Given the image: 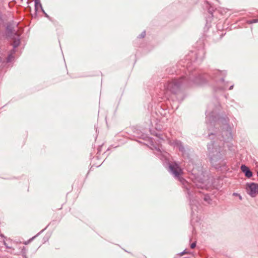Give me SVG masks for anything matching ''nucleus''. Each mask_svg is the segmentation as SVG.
<instances>
[{
  "label": "nucleus",
  "instance_id": "f257e3e1",
  "mask_svg": "<svg viewBox=\"0 0 258 258\" xmlns=\"http://www.w3.org/2000/svg\"><path fill=\"white\" fill-rule=\"evenodd\" d=\"M247 193L251 197H255L258 194V184L254 183H247L246 185Z\"/></svg>",
  "mask_w": 258,
  "mask_h": 258
},
{
  "label": "nucleus",
  "instance_id": "f03ea898",
  "mask_svg": "<svg viewBox=\"0 0 258 258\" xmlns=\"http://www.w3.org/2000/svg\"><path fill=\"white\" fill-rule=\"evenodd\" d=\"M170 168L175 176L177 177L182 173L181 169L176 164L170 165Z\"/></svg>",
  "mask_w": 258,
  "mask_h": 258
},
{
  "label": "nucleus",
  "instance_id": "7ed1b4c3",
  "mask_svg": "<svg viewBox=\"0 0 258 258\" xmlns=\"http://www.w3.org/2000/svg\"><path fill=\"white\" fill-rule=\"evenodd\" d=\"M14 250L13 247L9 245V243H0V250L12 253Z\"/></svg>",
  "mask_w": 258,
  "mask_h": 258
},
{
  "label": "nucleus",
  "instance_id": "20e7f679",
  "mask_svg": "<svg viewBox=\"0 0 258 258\" xmlns=\"http://www.w3.org/2000/svg\"><path fill=\"white\" fill-rule=\"evenodd\" d=\"M177 86L173 82L168 83L166 86H165V89L169 90L172 93H175V89L177 88Z\"/></svg>",
  "mask_w": 258,
  "mask_h": 258
},
{
  "label": "nucleus",
  "instance_id": "39448f33",
  "mask_svg": "<svg viewBox=\"0 0 258 258\" xmlns=\"http://www.w3.org/2000/svg\"><path fill=\"white\" fill-rule=\"evenodd\" d=\"M184 254H189L194 255V252L188 250L186 248L183 251L180 252L177 254L178 255L182 256Z\"/></svg>",
  "mask_w": 258,
  "mask_h": 258
},
{
  "label": "nucleus",
  "instance_id": "423d86ee",
  "mask_svg": "<svg viewBox=\"0 0 258 258\" xmlns=\"http://www.w3.org/2000/svg\"><path fill=\"white\" fill-rule=\"evenodd\" d=\"M241 170L243 172L245 173L249 170V169L245 165H242L241 166Z\"/></svg>",
  "mask_w": 258,
  "mask_h": 258
},
{
  "label": "nucleus",
  "instance_id": "0eeeda50",
  "mask_svg": "<svg viewBox=\"0 0 258 258\" xmlns=\"http://www.w3.org/2000/svg\"><path fill=\"white\" fill-rule=\"evenodd\" d=\"M20 44V40L19 39H15L13 42V45L15 47H17Z\"/></svg>",
  "mask_w": 258,
  "mask_h": 258
},
{
  "label": "nucleus",
  "instance_id": "6e6552de",
  "mask_svg": "<svg viewBox=\"0 0 258 258\" xmlns=\"http://www.w3.org/2000/svg\"><path fill=\"white\" fill-rule=\"evenodd\" d=\"M245 175L249 178L251 176H252V172L249 170H248L245 173Z\"/></svg>",
  "mask_w": 258,
  "mask_h": 258
},
{
  "label": "nucleus",
  "instance_id": "1a4fd4ad",
  "mask_svg": "<svg viewBox=\"0 0 258 258\" xmlns=\"http://www.w3.org/2000/svg\"><path fill=\"white\" fill-rule=\"evenodd\" d=\"M197 243H191V244L190 245V247L191 249H194L196 246Z\"/></svg>",
  "mask_w": 258,
  "mask_h": 258
},
{
  "label": "nucleus",
  "instance_id": "9d476101",
  "mask_svg": "<svg viewBox=\"0 0 258 258\" xmlns=\"http://www.w3.org/2000/svg\"><path fill=\"white\" fill-rule=\"evenodd\" d=\"M258 22V20H257V19H254V20H253L252 21H251V22H250V23H256V22Z\"/></svg>",
  "mask_w": 258,
  "mask_h": 258
},
{
  "label": "nucleus",
  "instance_id": "9b49d317",
  "mask_svg": "<svg viewBox=\"0 0 258 258\" xmlns=\"http://www.w3.org/2000/svg\"><path fill=\"white\" fill-rule=\"evenodd\" d=\"M24 243L25 244H28L29 243L25 242V243Z\"/></svg>",
  "mask_w": 258,
  "mask_h": 258
},
{
  "label": "nucleus",
  "instance_id": "f8f14e48",
  "mask_svg": "<svg viewBox=\"0 0 258 258\" xmlns=\"http://www.w3.org/2000/svg\"><path fill=\"white\" fill-rule=\"evenodd\" d=\"M257 176H258V172H257Z\"/></svg>",
  "mask_w": 258,
  "mask_h": 258
}]
</instances>
